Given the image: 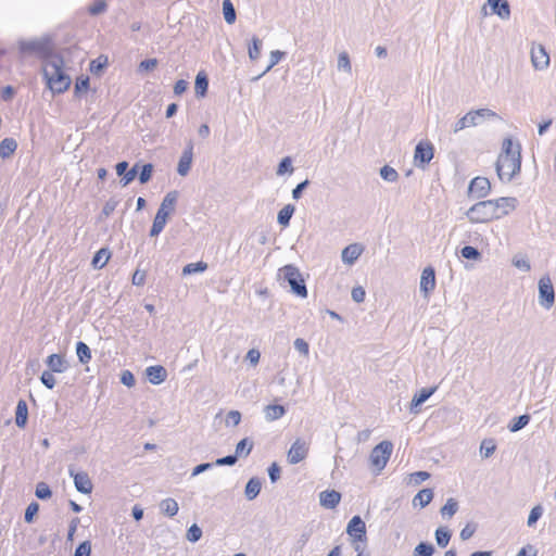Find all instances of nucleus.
<instances>
[{"label":"nucleus","instance_id":"1","mask_svg":"<svg viewBox=\"0 0 556 556\" xmlns=\"http://www.w3.org/2000/svg\"><path fill=\"white\" fill-rule=\"evenodd\" d=\"M517 205L515 198H500L496 200L481 201L467 211L468 219L473 224L490 223L511 213Z\"/></svg>","mask_w":556,"mask_h":556},{"label":"nucleus","instance_id":"2","mask_svg":"<svg viewBox=\"0 0 556 556\" xmlns=\"http://www.w3.org/2000/svg\"><path fill=\"white\" fill-rule=\"evenodd\" d=\"M521 166L520 146L510 138H505L496 162V170L501 180H510Z\"/></svg>","mask_w":556,"mask_h":556},{"label":"nucleus","instance_id":"3","mask_svg":"<svg viewBox=\"0 0 556 556\" xmlns=\"http://www.w3.org/2000/svg\"><path fill=\"white\" fill-rule=\"evenodd\" d=\"M43 73L47 84L52 92L61 93L68 89L71 78L64 73L63 68L56 62H46Z\"/></svg>","mask_w":556,"mask_h":556},{"label":"nucleus","instance_id":"4","mask_svg":"<svg viewBox=\"0 0 556 556\" xmlns=\"http://www.w3.org/2000/svg\"><path fill=\"white\" fill-rule=\"evenodd\" d=\"M278 276L289 283L296 295L301 298L307 296V289L298 267L294 265H286L279 269Z\"/></svg>","mask_w":556,"mask_h":556},{"label":"nucleus","instance_id":"5","mask_svg":"<svg viewBox=\"0 0 556 556\" xmlns=\"http://www.w3.org/2000/svg\"><path fill=\"white\" fill-rule=\"evenodd\" d=\"M393 451V444L390 441H382L370 452L369 462L377 473H380L387 466Z\"/></svg>","mask_w":556,"mask_h":556},{"label":"nucleus","instance_id":"6","mask_svg":"<svg viewBox=\"0 0 556 556\" xmlns=\"http://www.w3.org/2000/svg\"><path fill=\"white\" fill-rule=\"evenodd\" d=\"M539 298L540 303L546 308L552 307L554 304L555 293L548 276L542 277L539 281Z\"/></svg>","mask_w":556,"mask_h":556},{"label":"nucleus","instance_id":"7","mask_svg":"<svg viewBox=\"0 0 556 556\" xmlns=\"http://www.w3.org/2000/svg\"><path fill=\"white\" fill-rule=\"evenodd\" d=\"M491 191V182L486 177H475L468 187V194L475 199L485 198Z\"/></svg>","mask_w":556,"mask_h":556},{"label":"nucleus","instance_id":"8","mask_svg":"<svg viewBox=\"0 0 556 556\" xmlns=\"http://www.w3.org/2000/svg\"><path fill=\"white\" fill-rule=\"evenodd\" d=\"M346 533L354 543L366 542V525L359 516H354L348 523Z\"/></svg>","mask_w":556,"mask_h":556},{"label":"nucleus","instance_id":"9","mask_svg":"<svg viewBox=\"0 0 556 556\" xmlns=\"http://www.w3.org/2000/svg\"><path fill=\"white\" fill-rule=\"evenodd\" d=\"M531 62L535 70H544L549 65V54L542 45L533 43L531 47Z\"/></svg>","mask_w":556,"mask_h":556},{"label":"nucleus","instance_id":"10","mask_svg":"<svg viewBox=\"0 0 556 556\" xmlns=\"http://www.w3.org/2000/svg\"><path fill=\"white\" fill-rule=\"evenodd\" d=\"M308 454V445L305 441L301 439H296L289 452H288V462L292 465L299 464L304 460Z\"/></svg>","mask_w":556,"mask_h":556},{"label":"nucleus","instance_id":"11","mask_svg":"<svg viewBox=\"0 0 556 556\" xmlns=\"http://www.w3.org/2000/svg\"><path fill=\"white\" fill-rule=\"evenodd\" d=\"M433 146L429 141H420L415 149L414 161L416 164L425 165L433 159Z\"/></svg>","mask_w":556,"mask_h":556},{"label":"nucleus","instance_id":"12","mask_svg":"<svg viewBox=\"0 0 556 556\" xmlns=\"http://www.w3.org/2000/svg\"><path fill=\"white\" fill-rule=\"evenodd\" d=\"M46 365L49 368L48 370L55 374L65 372L70 368V363L61 353L49 355L46 359Z\"/></svg>","mask_w":556,"mask_h":556},{"label":"nucleus","instance_id":"13","mask_svg":"<svg viewBox=\"0 0 556 556\" xmlns=\"http://www.w3.org/2000/svg\"><path fill=\"white\" fill-rule=\"evenodd\" d=\"M71 477L74 479L75 488L83 494H89L92 492V482L87 472H74L70 470Z\"/></svg>","mask_w":556,"mask_h":556},{"label":"nucleus","instance_id":"14","mask_svg":"<svg viewBox=\"0 0 556 556\" xmlns=\"http://www.w3.org/2000/svg\"><path fill=\"white\" fill-rule=\"evenodd\" d=\"M435 288V274L432 267H426L420 278V289L427 295Z\"/></svg>","mask_w":556,"mask_h":556},{"label":"nucleus","instance_id":"15","mask_svg":"<svg viewBox=\"0 0 556 556\" xmlns=\"http://www.w3.org/2000/svg\"><path fill=\"white\" fill-rule=\"evenodd\" d=\"M146 375H147V378L148 380L152 383V384H161L162 382H164L167 378V371L166 369L161 366V365H155V366H149L147 369H146Z\"/></svg>","mask_w":556,"mask_h":556},{"label":"nucleus","instance_id":"16","mask_svg":"<svg viewBox=\"0 0 556 556\" xmlns=\"http://www.w3.org/2000/svg\"><path fill=\"white\" fill-rule=\"evenodd\" d=\"M341 501V494L334 490L323 491L319 494L320 505L328 509H333Z\"/></svg>","mask_w":556,"mask_h":556},{"label":"nucleus","instance_id":"17","mask_svg":"<svg viewBox=\"0 0 556 556\" xmlns=\"http://www.w3.org/2000/svg\"><path fill=\"white\" fill-rule=\"evenodd\" d=\"M363 247L357 243H353L348 245L342 251V261L346 264H353L363 253Z\"/></svg>","mask_w":556,"mask_h":556},{"label":"nucleus","instance_id":"18","mask_svg":"<svg viewBox=\"0 0 556 556\" xmlns=\"http://www.w3.org/2000/svg\"><path fill=\"white\" fill-rule=\"evenodd\" d=\"M192 157H193V151H192V146H190L188 149H186L184 151V153L179 160V163H178L177 170L181 176H186L188 174V172L190 170Z\"/></svg>","mask_w":556,"mask_h":556},{"label":"nucleus","instance_id":"19","mask_svg":"<svg viewBox=\"0 0 556 556\" xmlns=\"http://www.w3.org/2000/svg\"><path fill=\"white\" fill-rule=\"evenodd\" d=\"M435 387L421 389L419 393L414 395L410 403V410L417 413L415 408L425 403L435 392Z\"/></svg>","mask_w":556,"mask_h":556},{"label":"nucleus","instance_id":"20","mask_svg":"<svg viewBox=\"0 0 556 556\" xmlns=\"http://www.w3.org/2000/svg\"><path fill=\"white\" fill-rule=\"evenodd\" d=\"M492 8L493 13L497 14L502 18L509 17L510 10L506 0H488Z\"/></svg>","mask_w":556,"mask_h":556},{"label":"nucleus","instance_id":"21","mask_svg":"<svg viewBox=\"0 0 556 556\" xmlns=\"http://www.w3.org/2000/svg\"><path fill=\"white\" fill-rule=\"evenodd\" d=\"M161 513L167 517H174L179 510V506L176 500L167 497L160 503Z\"/></svg>","mask_w":556,"mask_h":556},{"label":"nucleus","instance_id":"22","mask_svg":"<svg viewBox=\"0 0 556 556\" xmlns=\"http://www.w3.org/2000/svg\"><path fill=\"white\" fill-rule=\"evenodd\" d=\"M28 408L25 401L20 400L15 410V424L18 428H24L27 422Z\"/></svg>","mask_w":556,"mask_h":556},{"label":"nucleus","instance_id":"23","mask_svg":"<svg viewBox=\"0 0 556 556\" xmlns=\"http://www.w3.org/2000/svg\"><path fill=\"white\" fill-rule=\"evenodd\" d=\"M168 216L169 215L165 212L157 210L150 231L151 236H157L160 232H162L167 223Z\"/></svg>","mask_w":556,"mask_h":556},{"label":"nucleus","instance_id":"24","mask_svg":"<svg viewBox=\"0 0 556 556\" xmlns=\"http://www.w3.org/2000/svg\"><path fill=\"white\" fill-rule=\"evenodd\" d=\"M261 489H262L261 480L256 477H253L248 481V483L245 485L244 494L248 500L252 501L260 494Z\"/></svg>","mask_w":556,"mask_h":556},{"label":"nucleus","instance_id":"25","mask_svg":"<svg viewBox=\"0 0 556 556\" xmlns=\"http://www.w3.org/2000/svg\"><path fill=\"white\" fill-rule=\"evenodd\" d=\"M208 88L207 76L204 72H199L195 77L194 90L195 94L200 98L205 97Z\"/></svg>","mask_w":556,"mask_h":556},{"label":"nucleus","instance_id":"26","mask_svg":"<svg viewBox=\"0 0 556 556\" xmlns=\"http://www.w3.org/2000/svg\"><path fill=\"white\" fill-rule=\"evenodd\" d=\"M265 417L269 421L277 420L286 414V409L282 405L270 404L264 408Z\"/></svg>","mask_w":556,"mask_h":556},{"label":"nucleus","instance_id":"27","mask_svg":"<svg viewBox=\"0 0 556 556\" xmlns=\"http://www.w3.org/2000/svg\"><path fill=\"white\" fill-rule=\"evenodd\" d=\"M433 498L431 489L420 490L413 498L414 506L426 507Z\"/></svg>","mask_w":556,"mask_h":556},{"label":"nucleus","instance_id":"28","mask_svg":"<svg viewBox=\"0 0 556 556\" xmlns=\"http://www.w3.org/2000/svg\"><path fill=\"white\" fill-rule=\"evenodd\" d=\"M17 148V143L12 138H5L0 142V156L7 159L11 156Z\"/></svg>","mask_w":556,"mask_h":556},{"label":"nucleus","instance_id":"29","mask_svg":"<svg viewBox=\"0 0 556 556\" xmlns=\"http://www.w3.org/2000/svg\"><path fill=\"white\" fill-rule=\"evenodd\" d=\"M253 445V441H251L249 438H244L237 443L235 454L237 455L238 458L247 457L248 455H250Z\"/></svg>","mask_w":556,"mask_h":556},{"label":"nucleus","instance_id":"30","mask_svg":"<svg viewBox=\"0 0 556 556\" xmlns=\"http://www.w3.org/2000/svg\"><path fill=\"white\" fill-rule=\"evenodd\" d=\"M111 258V253L108 249H100L92 258V265L96 268L104 267Z\"/></svg>","mask_w":556,"mask_h":556},{"label":"nucleus","instance_id":"31","mask_svg":"<svg viewBox=\"0 0 556 556\" xmlns=\"http://www.w3.org/2000/svg\"><path fill=\"white\" fill-rule=\"evenodd\" d=\"M177 201V194L176 192H169L165 195L163 199L161 206L159 207L160 211L165 212L166 214L170 215L174 211L175 204Z\"/></svg>","mask_w":556,"mask_h":556},{"label":"nucleus","instance_id":"32","mask_svg":"<svg viewBox=\"0 0 556 556\" xmlns=\"http://www.w3.org/2000/svg\"><path fill=\"white\" fill-rule=\"evenodd\" d=\"M486 115H491L489 110H478L476 112H470L466 114L463 118V125H466V127H470L476 125L477 117H483Z\"/></svg>","mask_w":556,"mask_h":556},{"label":"nucleus","instance_id":"33","mask_svg":"<svg viewBox=\"0 0 556 556\" xmlns=\"http://www.w3.org/2000/svg\"><path fill=\"white\" fill-rule=\"evenodd\" d=\"M530 421V416L525 414L519 417H515L511 422L508 425V429L510 432H517L525 428Z\"/></svg>","mask_w":556,"mask_h":556},{"label":"nucleus","instance_id":"34","mask_svg":"<svg viewBox=\"0 0 556 556\" xmlns=\"http://www.w3.org/2000/svg\"><path fill=\"white\" fill-rule=\"evenodd\" d=\"M223 13L224 18L228 24H233L236 22V11L230 0L223 1Z\"/></svg>","mask_w":556,"mask_h":556},{"label":"nucleus","instance_id":"35","mask_svg":"<svg viewBox=\"0 0 556 556\" xmlns=\"http://www.w3.org/2000/svg\"><path fill=\"white\" fill-rule=\"evenodd\" d=\"M451 540V532L443 527L435 530V541L440 547H445Z\"/></svg>","mask_w":556,"mask_h":556},{"label":"nucleus","instance_id":"36","mask_svg":"<svg viewBox=\"0 0 556 556\" xmlns=\"http://www.w3.org/2000/svg\"><path fill=\"white\" fill-rule=\"evenodd\" d=\"M207 269V264L205 262H197V263H189L182 268V274L185 276L191 275L194 273H202Z\"/></svg>","mask_w":556,"mask_h":556},{"label":"nucleus","instance_id":"37","mask_svg":"<svg viewBox=\"0 0 556 556\" xmlns=\"http://www.w3.org/2000/svg\"><path fill=\"white\" fill-rule=\"evenodd\" d=\"M458 510V503L454 498H448L444 506L441 508L440 513L443 517H452Z\"/></svg>","mask_w":556,"mask_h":556},{"label":"nucleus","instance_id":"38","mask_svg":"<svg viewBox=\"0 0 556 556\" xmlns=\"http://www.w3.org/2000/svg\"><path fill=\"white\" fill-rule=\"evenodd\" d=\"M294 212V207L292 205H286L283 206L279 213H278V222L282 226H287L290 222V218L292 217V214Z\"/></svg>","mask_w":556,"mask_h":556},{"label":"nucleus","instance_id":"39","mask_svg":"<svg viewBox=\"0 0 556 556\" xmlns=\"http://www.w3.org/2000/svg\"><path fill=\"white\" fill-rule=\"evenodd\" d=\"M434 553L433 545L421 542L414 549V556H432Z\"/></svg>","mask_w":556,"mask_h":556},{"label":"nucleus","instance_id":"40","mask_svg":"<svg viewBox=\"0 0 556 556\" xmlns=\"http://www.w3.org/2000/svg\"><path fill=\"white\" fill-rule=\"evenodd\" d=\"M36 496L40 500H47V498H50L51 495H52V492H51V489L49 488V485L45 482H39L37 485H36V492H35Z\"/></svg>","mask_w":556,"mask_h":556},{"label":"nucleus","instance_id":"41","mask_svg":"<svg viewBox=\"0 0 556 556\" xmlns=\"http://www.w3.org/2000/svg\"><path fill=\"white\" fill-rule=\"evenodd\" d=\"M543 515V507L541 505L534 506L528 517L527 525L528 527H533L536 521L542 517Z\"/></svg>","mask_w":556,"mask_h":556},{"label":"nucleus","instance_id":"42","mask_svg":"<svg viewBox=\"0 0 556 556\" xmlns=\"http://www.w3.org/2000/svg\"><path fill=\"white\" fill-rule=\"evenodd\" d=\"M54 372L50 370H45L40 376V381L48 389H53L55 387L56 380L53 376Z\"/></svg>","mask_w":556,"mask_h":556},{"label":"nucleus","instance_id":"43","mask_svg":"<svg viewBox=\"0 0 556 556\" xmlns=\"http://www.w3.org/2000/svg\"><path fill=\"white\" fill-rule=\"evenodd\" d=\"M186 536H187V540H188V541H190V542H192V543H195V542H198V541L201 539V536H202V530H201V528H200L198 525L193 523V525L188 529V531H187V535H186Z\"/></svg>","mask_w":556,"mask_h":556},{"label":"nucleus","instance_id":"44","mask_svg":"<svg viewBox=\"0 0 556 556\" xmlns=\"http://www.w3.org/2000/svg\"><path fill=\"white\" fill-rule=\"evenodd\" d=\"M262 42L257 38H253L251 45L249 46V55L252 60L258 59L261 54Z\"/></svg>","mask_w":556,"mask_h":556},{"label":"nucleus","instance_id":"45","mask_svg":"<svg viewBox=\"0 0 556 556\" xmlns=\"http://www.w3.org/2000/svg\"><path fill=\"white\" fill-rule=\"evenodd\" d=\"M380 175L384 180L395 181L397 179V173L394 168L386 165L381 168Z\"/></svg>","mask_w":556,"mask_h":556},{"label":"nucleus","instance_id":"46","mask_svg":"<svg viewBox=\"0 0 556 556\" xmlns=\"http://www.w3.org/2000/svg\"><path fill=\"white\" fill-rule=\"evenodd\" d=\"M338 67L340 70H344L345 72L351 73V62L349 54L346 52H341L338 58Z\"/></svg>","mask_w":556,"mask_h":556},{"label":"nucleus","instance_id":"47","mask_svg":"<svg viewBox=\"0 0 556 556\" xmlns=\"http://www.w3.org/2000/svg\"><path fill=\"white\" fill-rule=\"evenodd\" d=\"M91 543L89 541L81 542L75 549L74 556H90Z\"/></svg>","mask_w":556,"mask_h":556},{"label":"nucleus","instance_id":"48","mask_svg":"<svg viewBox=\"0 0 556 556\" xmlns=\"http://www.w3.org/2000/svg\"><path fill=\"white\" fill-rule=\"evenodd\" d=\"M106 10V2L104 0L94 1L88 9L91 15H97Z\"/></svg>","mask_w":556,"mask_h":556},{"label":"nucleus","instance_id":"49","mask_svg":"<svg viewBox=\"0 0 556 556\" xmlns=\"http://www.w3.org/2000/svg\"><path fill=\"white\" fill-rule=\"evenodd\" d=\"M38 510H39L38 503H36V502L30 503L25 510V516H24L25 521L30 523L34 519V516L38 513Z\"/></svg>","mask_w":556,"mask_h":556},{"label":"nucleus","instance_id":"50","mask_svg":"<svg viewBox=\"0 0 556 556\" xmlns=\"http://www.w3.org/2000/svg\"><path fill=\"white\" fill-rule=\"evenodd\" d=\"M238 462V457L236 454L227 455L222 458H217L214 462L215 466H233Z\"/></svg>","mask_w":556,"mask_h":556},{"label":"nucleus","instance_id":"51","mask_svg":"<svg viewBox=\"0 0 556 556\" xmlns=\"http://www.w3.org/2000/svg\"><path fill=\"white\" fill-rule=\"evenodd\" d=\"M462 255L467 260H478L480 253L476 248L471 245H466L462 249Z\"/></svg>","mask_w":556,"mask_h":556},{"label":"nucleus","instance_id":"52","mask_svg":"<svg viewBox=\"0 0 556 556\" xmlns=\"http://www.w3.org/2000/svg\"><path fill=\"white\" fill-rule=\"evenodd\" d=\"M495 448L496 446L492 441H483L480 446V452L484 457H490Z\"/></svg>","mask_w":556,"mask_h":556},{"label":"nucleus","instance_id":"53","mask_svg":"<svg viewBox=\"0 0 556 556\" xmlns=\"http://www.w3.org/2000/svg\"><path fill=\"white\" fill-rule=\"evenodd\" d=\"M121 382L128 388L134 387L136 380L132 372L129 370H123L121 374Z\"/></svg>","mask_w":556,"mask_h":556},{"label":"nucleus","instance_id":"54","mask_svg":"<svg viewBox=\"0 0 556 556\" xmlns=\"http://www.w3.org/2000/svg\"><path fill=\"white\" fill-rule=\"evenodd\" d=\"M241 421V414L238 410H230L226 416V425L237 426Z\"/></svg>","mask_w":556,"mask_h":556},{"label":"nucleus","instance_id":"55","mask_svg":"<svg viewBox=\"0 0 556 556\" xmlns=\"http://www.w3.org/2000/svg\"><path fill=\"white\" fill-rule=\"evenodd\" d=\"M476 526L467 523L460 531L459 536L463 541L469 540L476 532Z\"/></svg>","mask_w":556,"mask_h":556},{"label":"nucleus","instance_id":"56","mask_svg":"<svg viewBox=\"0 0 556 556\" xmlns=\"http://www.w3.org/2000/svg\"><path fill=\"white\" fill-rule=\"evenodd\" d=\"M152 170H153V167L151 164H146L142 169H141V173L139 175V180L141 184H146L150 180L151 178V175H152Z\"/></svg>","mask_w":556,"mask_h":556},{"label":"nucleus","instance_id":"57","mask_svg":"<svg viewBox=\"0 0 556 556\" xmlns=\"http://www.w3.org/2000/svg\"><path fill=\"white\" fill-rule=\"evenodd\" d=\"M268 476L273 483L279 480L280 478V467L277 465V463H273L268 467Z\"/></svg>","mask_w":556,"mask_h":556},{"label":"nucleus","instance_id":"58","mask_svg":"<svg viewBox=\"0 0 556 556\" xmlns=\"http://www.w3.org/2000/svg\"><path fill=\"white\" fill-rule=\"evenodd\" d=\"M352 299L357 302V303H361L365 300V295H366V292L364 290V288L362 287H355L352 289Z\"/></svg>","mask_w":556,"mask_h":556},{"label":"nucleus","instance_id":"59","mask_svg":"<svg viewBox=\"0 0 556 556\" xmlns=\"http://www.w3.org/2000/svg\"><path fill=\"white\" fill-rule=\"evenodd\" d=\"M213 466H215L214 463H203V464H200V465H198V466H195L193 468L191 476L195 477V476H198V475H200V473H202V472L213 468Z\"/></svg>","mask_w":556,"mask_h":556},{"label":"nucleus","instance_id":"60","mask_svg":"<svg viewBox=\"0 0 556 556\" xmlns=\"http://www.w3.org/2000/svg\"><path fill=\"white\" fill-rule=\"evenodd\" d=\"M188 88V83L184 79H179L174 85V93L176 96L182 94Z\"/></svg>","mask_w":556,"mask_h":556},{"label":"nucleus","instance_id":"61","mask_svg":"<svg viewBox=\"0 0 556 556\" xmlns=\"http://www.w3.org/2000/svg\"><path fill=\"white\" fill-rule=\"evenodd\" d=\"M146 281V271L137 269L132 275V283L142 286Z\"/></svg>","mask_w":556,"mask_h":556},{"label":"nucleus","instance_id":"62","mask_svg":"<svg viewBox=\"0 0 556 556\" xmlns=\"http://www.w3.org/2000/svg\"><path fill=\"white\" fill-rule=\"evenodd\" d=\"M156 65H157V60L156 59H148V60L142 61L139 64V67L142 71H152V70H154L156 67Z\"/></svg>","mask_w":556,"mask_h":556},{"label":"nucleus","instance_id":"63","mask_svg":"<svg viewBox=\"0 0 556 556\" xmlns=\"http://www.w3.org/2000/svg\"><path fill=\"white\" fill-rule=\"evenodd\" d=\"M261 357L260 350H248L247 359L251 363V365L255 366Z\"/></svg>","mask_w":556,"mask_h":556},{"label":"nucleus","instance_id":"64","mask_svg":"<svg viewBox=\"0 0 556 556\" xmlns=\"http://www.w3.org/2000/svg\"><path fill=\"white\" fill-rule=\"evenodd\" d=\"M429 477L430 475L427 471H417L412 475V481L418 484L426 481Z\"/></svg>","mask_w":556,"mask_h":556}]
</instances>
